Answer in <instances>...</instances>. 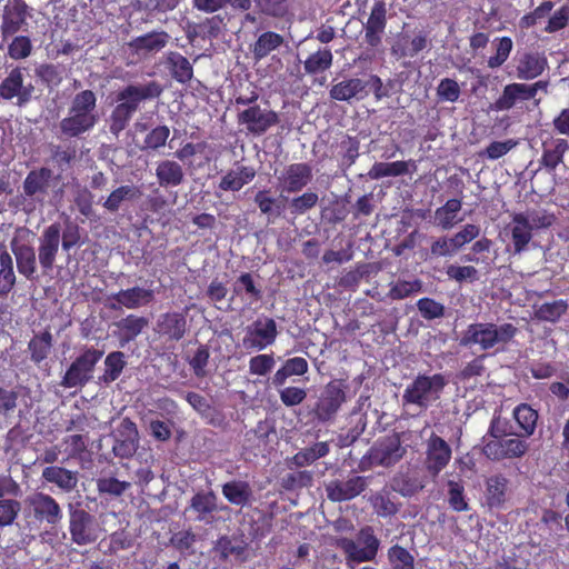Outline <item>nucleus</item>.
Segmentation results:
<instances>
[{"label":"nucleus","instance_id":"f257e3e1","mask_svg":"<svg viewBox=\"0 0 569 569\" xmlns=\"http://www.w3.org/2000/svg\"><path fill=\"white\" fill-rule=\"evenodd\" d=\"M96 108L97 97L92 90L78 92L71 101L68 116L59 123L61 134L66 138H77L90 131L98 122Z\"/></svg>","mask_w":569,"mask_h":569},{"label":"nucleus","instance_id":"f03ea898","mask_svg":"<svg viewBox=\"0 0 569 569\" xmlns=\"http://www.w3.org/2000/svg\"><path fill=\"white\" fill-rule=\"evenodd\" d=\"M518 332V328L506 322L497 325L493 322H473L467 326L459 339V346L471 348L478 346L480 350L487 351L498 346H507Z\"/></svg>","mask_w":569,"mask_h":569},{"label":"nucleus","instance_id":"7ed1b4c3","mask_svg":"<svg viewBox=\"0 0 569 569\" xmlns=\"http://www.w3.org/2000/svg\"><path fill=\"white\" fill-rule=\"evenodd\" d=\"M448 381L442 373L418 375L402 393L403 405H415L426 410L433 401H437Z\"/></svg>","mask_w":569,"mask_h":569},{"label":"nucleus","instance_id":"20e7f679","mask_svg":"<svg viewBox=\"0 0 569 569\" xmlns=\"http://www.w3.org/2000/svg\"><path fill=\"white\" fill-rule=\"evenodd\" d=\"M347 389L343 380H331L323 387L312 410L318 421L325 423L336 418L347 401Z\"/></svg>","mask_w":569,"mask_h":569},{"label":"nucleus","instance_id":"39448f33","mask_svg":"<svg viewBox=\"0 0 569 569\" xmlns=\"http://www.w3.org/2000/svg\"><path fill=\"white\" fill-rule=\"evenodd\" d=\"M103 356V350L86 348L69 366L60 385L64 388L86 386L91 379L96 365Z\"/></svg>","mask_w":569,"mask_h":569},{"label":"nucleus","instance_id":"423d86ee","mask_svg":"<svg viewBox=\"0 0 569 569\" xmlns=\"http://www.w3.org/2000/svg\"><path fill=\"white\" fill-rule=\"evenodd\" d=\"M358 540L363 546L358 547V543L349 538H341L338 540V547L343 551L348 561L357 563L372 561L377 557L380 541L376 537L373 528L366 526L358 532Z\"/></svg>","mask_w":569,"mask_h":569},{"label":"nucleus","instance_id":"0eeeda50","mask_svg":"<svg viewBox=\"0 0 569 569\" xmlns=\"http://www.w3.org/2000/svg\"><path fill=\"white\" fill-rule=\"evenodd\" d=\"M239 124L244 126L247 132L253 137L263 136L280 121L279 114L271 109H262L253 104L240 111L237 116Z\"/></svg>","mask_w":569,"mask_h":569},{"label":"nucleus","instance_id":"6e6552de","mask_svg":"<svg viewBox=\"0 0 569 569\" xmlns=\"http://www.w3.org/2000/svg\"><path fill=\"white\" fill-rule=\"evenodd\" d=\"M278 336L277 322L270 317H259L246 328L242 345L248 350L261 351L273 345Z\"/></svg>","mask_w":569,"mask_h":569},{"label":"nucleus","instance_id":"1a4fd4ad","mask_svg":"<svg viewBox=\"0 0 569 569\" xmlns=\"http://www.w3.org/2000/svg\"><path fill=\"white\" fill-rule=\"evenodd\" d=\"M154 332L168 342H179L189 332L188 308L183 311L170 310L158 316Z\"/></svg>","mask_w":569,"mask_h":569},{"label":"nucleus","instance_id":"9d476101","mask_svg":"<svg viewBox=\"0 0 569 569\" xmlns=\"http://www.w3.org/2000/svg\"><path fill=\"white\" fill-rule=\"evenodd\" d=\"M69 531L71 540L78 546L93 543L100 536V528L97 520L82 509L70 511Z\"/></svg>","mask_w":569,"mask_h":569},{"label":"nucleus","instance_id":"9b49d317","mask_svg":"<svg viewBox=\"0 0 569 569\" xmlns=\"http://www.w3.org/2000/svg\"><path fill=\"white\" fill-rule=\"evenodd\" d=\"M29 6L24 0H8L3 7L0 32L2 41H7L28 26Z\"/></svg>","mask_w":569,"mask_h":569},{"label":"nucleus","instance_id":"f8f14e48","mask_svg":"<svg viewBox=\"0 0 569 569\" xmlns=\"http://www.w3.org/2000/svg\"><path fill=\"white\" fill-rule=\"evenodd\" d=\"M170 41V34L163 30H153L132 38L128 43L130 54L137 60H147L162 51Z\"/></svg>","mask_w":569,"mask_h":569},{"label":"nucleus","instance_id":"ddd939ff","mask_svg":"<svg viewBox=\"0 0 569 569\" xmlns=\"http://www.w3.org/2000/svg\"><path fill=\"white\" fill-rule=\"evenodd\" d=\"M24 70L26 69L20 66L12 68L0 83V97L8 101L17 98V104L19 107L26 106L30 102L34 90L31 83H28L27 86L23 84Z\"/></svg>","mask_w":569,"mask_h":569},{"label":"nucleus","instance_id":"4468645a","mask_svg":"<svg viewBox=\"0 0 569 569\" xmlns=\"http://www.w3.org/2000/svg\"><path fill=\"white\" fill-rule=\"evenodd\" d=\"M60 180V174L54 176L48 167H39L30 170L23 180L22 188L26 197L43 200L49 194V189Z\"/></svg>","mask_w":569,"mask_h":569},{"label":"nucleus","instance_id":"2eb2a0df","mask_svg":"<svg viewBox=\"0 0 569 569\" xmlns=\"http://www.w3.org/2000/svg\"><path fill=\"white\" fill-rule=\"evenodd\" d=\"M61 224L53 222L44 228L38 247V260L42 272L47 274L53 269L59 251Z\"/></svg>","mask_w":569,"mask_h":569},{"label":"nucleus","instance_id":"dca6fc26","mask_svg":"<svg viewBox=\"0 0 569 569\" xmlns=\"http://www.w3.org/2000/svg\"><path fill=\"white\" fill-rule=\"evenodd\" d=\"M529 445L519 437L489 440L482 448L483 455L490 460L517 459L528 451Z\"/></svg>","mask_w":569,"mask_h":569},{"label":"nucleus","instance_id":"f3484780","mask_svg":"<svg viewBox=\"0 0 569 569\" xmlns=\"http://www.w3.org/2000/svg\"><path fill=\"white\" fill-rule=\"evenodd\" d=\"M387 3L385 0H375L368 20L363 23L365 42L370 48H378L387 28Z\"/></svg>","mask_w":569,"mask_h":569},{"label":"nucleus","instance_id":"a211bd4d","mask_svg":"<svg viewBox=\"0 0 569 569\" xmlns=\"http://www.w3.org/2000/svg\"><path fill=\"white\" fill-rule=\"evenodd\" d=\"M451 187L456 189L457 198L449 199L446 203L435 211V219L438 227L443 230L451 229L459 220H457V214L462 208V192H463V181L457 176H450L448 179Z\"/></svg>","mask_w":569,"mask_h":569},{"label":"nucleus","instance_id":"6ab92c4d","mask_svg":"<svg viewBox=\"0 0 569 569\" xmlns=\"http://www.w3.org/2000/svg\"><path fill=\"white\" fill-rule=\"evenodd\" d=\"M162 93V87L157 81H150L143 86L129 84L117 94V101L137 112L142 101L158 98Z\"/></svg>","mask_w":569,"mask_h":569},{"label":"nucleus","instance_id":"aec40b11","mask_svg":"<svg viewBox=\"0 0 569 569\" xmlns=\"http://www.w3.org/2000/svg\"><path fill=\"white\" fill-rule=\"evenodd\" d=\"M509 480L502 475H492L485 480L483 507L488 510H501L509 498Z\"/></svg>","mask_w":569,"mask_h":569},{"label":"nucleus","instance_id":"412c9836","mask_svg":"<svg viewBox=\"0 0 569 569\" xmlns=\"http://www.w3.org/2000/svg\"><path fill=\"white\" fill-rule=\"evenodd\" d=\"M58 453L61 456V462L78 460V462H87L90 458V452L86 449L84 441L80 435H71L66 437L53 451H48L44 462L57 460Z\"/></svg>","mask_w":569,"mask_h":569},{"label":"nucleus","instance_id":"4be33fe9","mask_svg":"<svg viewBox=\"0 0 569 569\" xmlns=\"http://www.w3.org/2000/svg\"><path fill=\"white\" fill-rule=\"evenodd\" d=\"M28 505L39 521L57 525L62 518L59 503L49 495L37 492L28 498Z\"/></svg>","mask_w":569,"mask_h":569},{"label":"nucleus","instance_id":"5701e85b","mask_svg":"<svg viewBox=\"0 0 569 569\" xmlns=\"http://www.w3.org/2000/svg\"><path fill=\"white\" fill-rule=\"evenodd\" d=\"M406 452L401 446L400 436L392 433L386 436L378 441L370 449V462H397Z\"/></svg>","mask_w":569,"mask_h":569},{"label":"nucleus","instance_id":"b1692460","mask_svg":"<svg viewBox=\"0 0 569 569\" xmlns=\"http://www.w3.org/2000/svg\"><path fill=\"white\" fill-rule=\"evenodd\" d=\"M279 180L283 183V190L289 193L301 191L312 180V168L307 162L289 164Z\"/></svg>","mask_w":569,"mask_h":569},{"label":"nucleus","instance_id":"393cba45","mask_svg":"<svg viewBox=\"0 0 569 569\" xmlns=\"http://www.w3.org/2000/svg\"><path fill=\"white\" fill-rule=\"evenodd\" d=\"M569 151V142L565 138H552L542 143V154L539 159L540 168L548 173H553L557 167L563 162L565 154Z\"/></svg>","mask_w":569,"mask_h":569},{"label":"nucleus","instance_id":"a878e982","mask_svg":"<svg viewBox=\"0 0 569 569\" xmlns=\"http://www.w3.org/2000/svg\"><path fill=\"white\" fill-rule=\"evenodd\" d=\"M367 487L366 479L360 476L347 481H331L327 486V496L331 501H347L360 495Z\"/></svg>","mask_w":569,"mask_h":569},{"label":"nucleus","instance_id":"bb28decb","mask_svg":"<svg viewBox=\"0 0 569 569\" xmlns=\"http://www.w3.org/2000/svg\"><path fill=\"white\" fill-rule=\"evenodd\" d=\"M11 251L16 258L18 272L27 280H36L37 257L34 248L27 243H18L14 239L11 242Z\"/></svg>","mask_w":569,"mask_h":569},{"label":"nucleus","instance_id":"cd10ccee","mask_svg":"<svg viewBox=\"0 0 569 569\" xmlns=\"http://www.w3.org/2000/svg\"><path fill=\"white\" fill-rule=\"evenodd\" d=\"M367 83L360 78L345 79L331 87L329 96L336 101L350 102L352 99L362 100L368 96Z\"/></svg>","mask_w":569,"mask_h":569},{"label":"nucleus","instance_id":"c85d7f7f","mask_svg":"<svg viewBox=\"0 0 569 569\" xmlns=\"http://www.w3.org/2000/svg\"><path fill=\"white\" fill-rule=\"evenodd\" d=\"M111 299L127 309H138L151 303L154 299V292L151 289L136 286L113 293Z\"/></svg>","mask_w":569,"mask_h":569},{"label":"nucleus","instance_id":"c756f323","mask_svg":"<svg viewBox=\"0 0 569 569\" xmlns=\"http://www.w3.org/2000/svg\"><path fill=\"white\" fill-rule=\"evenodd\" d=\"M548 67V60L545 53L526 52L517 64V76L519 79L531 80L539 77Z\"/></svg>","mask_w":569,"mask_h":569},{"label":"nucleus","instance_id":"7c9ffc66","mask_svg":"<svg viewBox=\"0 0 569 569\" xmlns=\"http://www.w3.org/2000/svg\"><path fill=\"white\" fill-rule=\"evenodd\" d=\"M417 170L413 160L393 161V162H375L368 172V177L372 180H379L385 177H399L412 173Z\"/></svg>","mask_w":569,"mask_h":569},{"label":"nucleus","instance_id":"2f4dec72","mask_svg":"<svg viewBox=\"0 0 569 569\" xmlns=\"http://www.w3.org/2000/svg\"><path fill=\"white\" fill-rule=\"evenodd\" d=\"M156 177L160 187L174 188L184 181V171L180 163L174 160H161L156 167Z\"/></svg>","mask_w":569,"mask_h":569},{"label":"nucleus","instance_id":"473e14b6","mask_svg":"<svg viewBox=\"0 0 569 569\" xmlns=\"http://www.w3.org/2000/svg\"><path fill=\"white\" fill-rule=\"evenodd\" d=\"M257 174L252 166H237L236 169L229 170L220 180L219 189L222 191H239L246 184L251 182Z\"/></svg>","mask_w":569,"mask_h":569},{"label":"nucleus","instance_id":"72a5a7b5","mask_svg":"<svg viewBox=\"0 0 569 569\" xmlns=\"http://www.w3.org/2000/svg\"><path fill=\"white\" fill-rule=\"evenodd\" d=\"M511 240L513 244V253L520 254L527 249L532 240V226L528 224L525 213L519 212L512 216Z\"/></svg>","mask_w":569,"mask_h":569},{"label":"nucleus","instance_id":"f704fd0d","mask_svg":"<svg viewBox=\"0 0 569 569\" xmlns=\"http://www.w3.org/2000/svg\"><path fill=\"white\" fill-rule=\"evenodd\" d=\"M284 43V38L274 31L262 32L251 44V52L256 61L268 57Z\"/></svg>","mask_w":569,"mask_h":569},{"label":"nucleus","instance_id":"c9c22d12","mask_svg":"<svg viewBox=\"0 0 569 569\" xmlns=\"http://www.w3.org/2000/svg\"><path fill=\"white\" fill-rule=\"evenodd\" d=\"M166 66L171 77L180 83H187L193 77L192 64L179 52L170 51L166 57Z\"/></svg>","mask_w":569,"mask_h":569},{"label":"nucleus","instance_id":"e433bc0d","mask_svg":"<svg viewBox=\"0 0 569 569\" xmlns=\"http://www.w3.org/2000/svg\"><path fill=\"white\" fill-rule=\"evenodd\" d=\"M114 325L119 330V339L123 346L124 343L134 340L148 326V319L146 317L128 315Z\"/></svg>","mask_w":569,"mask_h":569},{"label":"nucleus","instance_id":"4c0bfd02","mask_svg":"<svg viewBox=\"0 0 569 569\" xmlns=\"http://www.w3.org/2000/svg\"><path fill=\"white\" fill-rule=\"evenodd\" d=\"M568 307L563 299L543 302L535 306L533 317L539 321L556 323L567 313Z\"/></svg>","mask_w":569,"mask_h":569},{"label":"nucleus","instance_id":"58836bf2","mask_svg":"<svg viewBox=\"0 0 569 569\" xmlns=\"http://www.w3.org/2000/svg\"><path fill=\"white\" fill-rule=\"evenodd\" d=\"M309 369L308 361L302 357H293L287 359L282 367L279 368L272 377L274 387L283 386L291 376H302Z\"/></svg>","mask_w":569,"mask_h":569},{"label":"nucleus","instance_id":"ea45409f","mask_svg":"<svg viewBox=\"0 0 569 569\" xmlns=\"http://www.w3.org/2000/svg\"><path fill=\"white\" fill-rule=\"evenodd\" d=\"M451 455V446L432 432L426 441V462H450Z\"/></svg>","mask_w":569,"mask_h":569},{"label":"nucleus","instance_id":"a19ab883","mask_svg":"<svg viewBox=\"0 0 569 569\" xmlns=\"http://www.w3.org/2000/svg\"><path fill=\"white\" fill-rule=\"evenodd\" d=\"M53 337L49 330L34 335L28 343L30 360L40 365L46 360L52 349Z\"/></svg>","mask_w":569,"mask_h":569},{"label":"nucleus","instance_id":"79ce46f5","mask_svg":"<svg viewBox=\"0 0 569 569\" xmlns=\"http://www.w3.org/2000/svg\"><path fill=\"white\" fill-rule=\"evenodd\" d=\"M16 282L12 257L6 249H0V297L7 298Z\"/></svg>","mask_w":569,"mask_h":569},{"label":"nucleus","instance_id":"37998d69","mask_svg":"<svg viewBox=\"0 0 569 569\" xmlns=\"http://www.w3.org/2000/svg\"><path fill=\"white\" fill-rule=\"evenodd\" d=\"M512 416L523 437L533 435L537 427L538 412L530 405H518L513 409Z\"/></svg>","mask_w":569,"mask_h":569},{"label":"nucleus","instance_id":"c03bdc74","mask_svg":"<svg viewBox=\"0 0 569 569\" xmlns=\"http://www.w3.org/2000/svg\"><path fill=\"white\" fill-rule=\"evenodd\" d=\"M253 200L261 214L266 216L269 222H273L281 216L283 207L277 198L271 196L269 189L259 190Z\"/></svg>","mask_w":569,"mask_h":569},{"label":"nucleus","instance_id":"a18cd8bd","mask_svg":"<svg viewBox=\"0 0 569 569\" xmlns=\"http://www.w3.org/2000/svg\"><path fill=\"white\" fill-rule=\"evenodd\" d=\"M139 189L134 186L123 184L111 191L108 198L102 202V207L111 212H118L122 202L133 200L139 196Z\"/></svg>","mask_w":569,"mask_h":569},{"label":"nucleus","instance_id":"49530a36","mask_svg":"<svg viewBox=\"0 0 569 569\" xmlns=\"http://www.w3.org/2000/svg\"><path fill=\"white\" fill-rule=\"evenodd\" d=\"M447 499L449 507L456 512H463L470 509L468 498L465 493V485L462 480H448Z\"/></svg>","mask_w":569,"mask_h":569},{"label":"nucleus","instance_id":"de8ad7c7","mask_svg":"<svg viewBox=\"0 0 569 569\" xmlns=\"http://www.w3.org/2000/svg\"><path fill=\"white\" fill-rule=\"evenodd\" d=\"M170 136V129L166 124H159L149 130L141 144L138 148L142 152L158 151L164 147Z\"/></svg>","mask_w":569,"mask_h":569},{"label":"nucleus","instance_id":"09e8293b","mask_svg":"<svg viewBox=\"0 0 569 569\" xmlns=\"http://www.w3.org/2000/svg\"><path fill=\"white\" fill-rule=\"evenodd\" d=\"M127 365L124 353L122 351H112L104 359V372L100 380L104 383L116 381L122 373Z\"/></svg>","mask_w":569,"mask_h":569},{"label":"nucleus","instance_id":"8fccbe9b","mask_svg":"<svg viewBox=\"0 0 569 569\" xmlns=\"http://www.w3.org/2000/svg\"><path fill=\"white\" fill-rule=\"evenodd\" d=\"M233 295L238 297L246 295L251 302L262 299V290L256 284L250 272H243L237 278L233 284Z\"/></svg>","mask_w":569,"mask_h":569},{"label":"nucleus","instance_id":"3c124183","mask_svg":"<svg viewBox=\"0 0 569 569\" xmlns=\"http://www.w3.org/2000/svg\"><path fill=\"white\" fill-rule=\"evenodd\" d=\"M333 56L330 49L323 48L311 53L303 62V68L308 74L323 72L332 66Z\"/></svg>","mask_w":569,"mask_h":569},{"label":"nucleus","instance_id":"603ef678","mask_svg":"<svg viewBox=\"0 0 569 569\" xmlns=\"http://www.w3.org/2000/svg\"><path fill=\"white\" fill-rule=\"evenodd\" d=\"M42 476L47 481L53 482L64 490H71L77 485L76 475L58 466L47 467Z\"/></svg>","mask_w":569,"mask_h":569},{"label":"nucleus","instance_id":"864d4df0","mask_svg":"<svg viewBox=\"0 0 569 569\" xmlns=\"http://www.w3.org/2000/svg\"><path fill=\"white\" fill-rule=\"evenodd\" d=\"M387 557L391 569H415V557L400 545L391 546Z\"/></svg>","mask_w":569,"mask_h":569},{"label":"nucleus","instance_id":"5fc2aeb1","mask_svg":"<svg viewBox=\"0 0 569 569\" xmlns=\"http://www.w3.org/2000/svg\"><path fill=\"white\" fill-rule=\"evenodd\" d=\"M222 492L229 502L234 505H246L252 495V491L246 482H228L222 487Z\"/></svg>","mask_w":569,"mask_h":569},{"label":"nucleus","instance_id":"6e6d98bb","mask_svg":"<svg viewBox=\"0 0 569 569\" xmlns=\"http://www.w3.org/2000/svg\"><path fill=\"white\" fill-rule=\"evenodd\" d=\"M32 49L33 46L30 37L14 34L8 43L7 54L12 60H23L31 56Z\"/></svg>","mask_w":569,"mask_h":569},{"label":"nucleus","instance_id":"4d7b16f0","mask_svg":"<svg viewBox=\"0 0 569 569\" xmlns=\"http://www.w3.org/2000/svg\"><path fill=\"white\" fill-rule=\"evenodd\" d=\"M19 393L13 389L0 386V429L3 422L13 416L18 407Z\"/></svg>","mask_w":569,"mask_h":569},{"label":"nucleus","instance_id":"13d9d810","mask_svg":"<svg viewBox=\"0 0 569 569\" xmlns=\"http://www.w3.org/2000/svg\"><path fill=\"white\" fill-rule=\"evenodd\" d=\"M422 290V282L419 279H415L411 281L408 280H398L392 283L388 297L392 300H401L419 293Z\"/></svg>","mask_w":569,"mask_h":569},{"label":"nucleus","instance_id":"bf43d9fd","mask_svg":"<svg viewBox=\"0 0 569 569\" xmlns=\"http://www.w3.org/2000/svg\"><path fill=\"white\" fill-rule=\"evenodd\" d=\"M81 232L82 230L78 223L69 219L66 221L64 228H61L60 232L61 247L64 252H69L72 248L83 243Z\"/></svg>","mask_w":569,"mask_h":569},{"label":"nucleus","instance_id":"052dcab7","mask_svg":"<svg viewBox=\"0 0 569 569\" xmlns=\"http://www.w3.org/2000/svg\"><path fill=\"white\" fill-rule=\"evenodd\" d=\"M340 147L343 149L340 167L343 171H346L352 164H355L359 158L360 142L357 137L346 136V138L341 141Z\"/></svg>","mask_w":569,"mask_h":569},{"label":"nucleus","instance_id":"680f3d73","mask_svg":"<svg viewBox=\"0 0 569 569\" xmlns=\"http://www.w3.org/2000/svg\"><path fill=\"white\" fill-rule=\"evenodd\" d=\"M430 41L427 34L420 32L416 34L407 46H398L392 48V52L401 58L416 57L419 52L429 46Z\"/></svg>","mask_w":569,"mask_h":569},{"label":"nucleus","instance_id":"e2e57ef3","mask_svg":"<svg viewBox=\"0 0 569 569\" xmlns=\"http://www.w3.org/2000/svg\"><path fill=\"white\" fill-rule=\"evenodd\" d=\"M319 197L316 192L307 191L298 197H295L289 202L290 213L293 216H302L318 203Z\"/></svg>","mask_w":569,"mask_h":569},{"label":"nucleus","instance_id":"0e129e2a","mask_svg":"<svg viewBox=\"0 0 569 569\" xmlns=\"http://www.w3.org/2000/svg\"><path fill=\"white\" fill-rule=\"evenodd\" d=\"M312 483V475L309 471L295 470L281 478V487L288 491H295Z\"/></svg>","mask_w":569,"mask_h":569},{"label":"nucleus","instance_id":"69168bd1","mask_svg":"<svg viewBox=\"0 0 569 569\" xmlns=\"http://www.w3.org/2000/svg\"><path fill=\"white\" fill-rule=\"evenodd\" d=\"M21 511V503L17 499L0 500V528L10 527Z\"/></svg>","mask_w":569,"mask_h":569},{"label":"nucleus","instance_id":"338daca9","mask_svg":"<svg viewBox=\"0 0 569 569\" xmlns=\"http://www.w3.org/2000/svg\"><path fill=\"white\" fill-rule=\"evenodd\" d=\"M36 76L48 87H58L62 81V69L53 63H42L36 69Z\"/></svg>","mask_w":569,"mask_h":569},{"label":"nucleus","instance_id":"774afa93","mask_svg":"<svg viewBox=\"0 0 569 569\" xmlns=\"http://www.w3.org/2000/svg\"><path fill=\"white\" fill-rule=\"evenodd\" d=\"M133 114L134 112L118 102L110 116V131L118 134L124 130Z\"/></svg>","mask_w":569,"mask_h":569}]
</instances>
